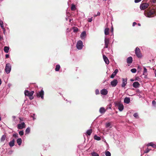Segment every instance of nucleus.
I'll use <instances>...</instances> for the list:
<instances>
[{"mask_svg": "<svg viewBox=\"0 0 156 156\" xmlns=\"http://www.w3.org/2000/svg\"><path fill=\"white\" fill-rule=\"evenodd\" d=\"M34 91H31L30 92L28 90H26L24 91L25 95L26 96H28L29 99L30 100H32L34 98V97L33 96V95L34 93Z\"/></svg>", "mask_w": 156, "mask_h": 156, "instance_id": "nucleus-1", "label": "nucleus"}, {"mask_svg": "<svg viewBox=\"0 0 156 156\" xmlns=\"http://www.w3.org/2000/svg\"><path fill=\"white\" fill-rule=\"evenodd\" d=\"M11 66L10 64L9 63L6 64L5 69V71L6 73L7 74L9 73L11 71Z\"/></svg>", "mask_w": 156, "mask_h": 156, "instance_id": "nucleus-2", "label": "nucleus"}, {"mask_svg": "<svg viewBox=\"0 0 156 156\" xmlns=\"http://www.w3.org/2000/svg\"><path fill=\"white\" fill-rule=\"evenodd\" d=\"M36 96L37 98L41 97L42 99H44V91L43 90L41 91L36 92Z\"/></svg>", "mask_w": 156, "mask_h": 156, "instance_id": "nucleus-3", "label": "nucleus"}, {"mask_svg": "<svg viewBox=\"0 0 156 156\" xmlns=\"http://www.w3.org/2000/svg\"><path fill=\"white\" fill-rule=\"evenodd\" d=\"M147 13L148 17H152L154 16V14L155 13V11L154 9H151L148 11Z\"/></svg>", "mask_w": 156, "mask_h": 156, "instance_id": "nucleus-4", "label": "nucleus"}, {"mask_svg": "<svg viewBox=\"0 0 156 156\" xmlns=\"http://www.w3.org/2000/svg\"><path fill=\"white\" fill-rule=\"evenodd\" d=\"M135 53L136 55L138 58H140L141 57V54L140 52V49L139 48L137 47L135 49Z\"/></svg>", "mask_w": 156, "mask_h": 156, "instance_id": "nucleus-5", "label": "nucleus"}, {"mask_svg": "<svg viewBox=\"0 0 156 156\" xmlns=\"http://www.w3.org/2000/svg\"><path fill=\"white\" fill-rule=\"evenodd\" d=\"M83 42L81 41H79L77 43L76 47L77 49L80 50L83 48Z\"/></svg>", "mask_w": 156, "mask_h": 156, "instance_id": "nucleus-6", "label": "nucleus"}, {"mask_svg": "<svg viewBox=\"0 0 156 156\" xmlns=\"http://www.w3.org/2000/svg\"><path fill=\"white\" fill-rule=\"evenodd\" d=\"M149 6V5L147 3H144L141 4L140 6V9L142 10H144Z\"/></svg>", "mask_w": 156, "mask_h": 156, "instance_id": "nucleus-7", "label": "nucleus"}, {"mask_svg": "<svg viewBox=\"0 0 156 156\" xmlns=\"http://www.w3.org/2000/svg\"><path fill=\"white\" fill-rule=\"evenodd\" d=\"M25 127L26 125L25 123L24 122H22L21 123L17 125V128L19 129H22L25 128Z\"/></svg>", "mask_w": 156, "mask_h": 156, "instance_id": "nucleus-8", "label": "nucleus"}, {"mask_svg": "<svg viewBox=\"0 0 156 156\" xmlns=\"http://www.w3.org/2000/svg\"><path fill=\"white\" fill-rule=\"evenodd\" d=\"M105 48H107L108 47L109 43V40L108 38L105 37Z\"/></svg>", "mask_w": 156, "mask_h": 156, "instance_id": "nucleus-9", "label": "nucleus"}, {"mask_svg": "<svg viewBox=\"0 0 156 156\" xmlns=\"http://www.w3.org/2000/svg\"><path fill=\"white\" fill-rule=\"evenodd\" d=\"M118 83V80L116 79H114L111 82V84L112 87H115L117 85Z\"/></svg>", "mask_w": 156, "mask_h": 156, "instance_id": "nucleus-10", "label": "nucleus"}, {"mask_svg": "<svg viewBox=\"0 0 156 156\" xmlns=\"http://www.w3.org/2000/svg\"><path fill=\"white\" fill-rule=\"evenodd\" d=\"M122 83L121 85L122 87H124L127 84V78H122Z\"/></svg>", "mask_w": 156, "mask_h": 156, "instance_id": "nucleus-11", "label": "nucleus"}, {"mask_svg": "<svg viewBox=\"0 0 156 156\" xmlns=\"http://www.w3.org/2000/svg\"><path fill=\"white\" fill-rule=\"evenodd\" d=\"M100 93L102 95H106L107 94L108 91L106 89H104L101 90Z\"/></svg>", "mask_w": 156, "mask_h": 156, "instance_id": "nucleus-12", "label": "nucleus"}, {"mask_svg": "<svg viewBox=\"0 0 156 156\" xmlns=\"http://www.w3.org/2000/svg\"><path fill=\"white\" fill-rule=\"evenodd\" d=\"M103 57L105 63L107 64H108L109 62L108 58L104 55H103Z\"/></svg>", "mask_w": 156, "mask_h": 156, "instance_id": "nucleus-13", "label": "nucleus"}, {"mask_svg": "<svg viewBox=\"0 0 156 156\" xmlns=\"http://www.w3.org/2000/svg\"><path fill=\"white\" fill-rule=\"evenodd\" d=\"M140 84L138 82H135L133 83V85L134 87L137 88L139 87Z\"/></svg>", "mask_w": 156, "mask_h": 156, "instance_id": "nucleus-14", "label": "nucleus"}, {"mask_svg": "<svg viewBox=\"0 0 156 156\" xmlns=\"http://www.w3.org/2000/svg\"><path fill=\"white\" fill-rule=\"evenodd\" d=\"M118 70L117 69H116L113 72L112 74L110 76V78H114V76L116 75V74L118 73Z\"/></svg>", "mask_w": 156, "mask_h": 156, "instance_id": "nucleus-15", "label": "nucleus"}, {"mask_svg": "<svg viewBox=\"0 0 156 156\" xmlns=\"http://www.w3.org/2000/svg\"><path fill=\"white\" fill-rule=\"evenodd\" d=\"M126 60H127V62L128 64L131 63L133 61L132 58L131 57H129L127 58Z\"/></svg>", "mask_w": 156, "mask_h": 156, "instance_id": "nucleus-16", "label": "nucleus"}, {"mask_svg": "<svg viewBox=\"0 0 156 156\" xmlns=\"http://www.w3.org/2000/svg\"><path fill=\"white\" fill-rule=\"evenodd\" d=\"M118 109L120 111H122L124 108V106L122 104H119L118 105Z\"/></svg>", "mask_w": 156, "mask_h": 156, "instance_id": "nucleus-17", "label": "nucleus"}, {"mask_svg": "<svg viewBox=\"0 0 156 156\" xmlns=\"http://www.w3.org/2000/svg\"><path fill=\"white\" fill-rule=\"evenodd\" d=\"M109 29L108 28H106L104 30V33L105 35H107L109 34Z\"/></svg>", "mask_w": 156, "mask_h": 156, "instance_id": "nucleus-18", "label": "nucleus"}, {"mask_svg": "<svg viewBox=\"0 0 156 156\" xmlns=\"http://www.w3.org/2000/svg\"><path fill=\"white\" fill-rule=\"evenodd\" d=\"M124 102L126 104H129L130 102V99L129 98L126 97L124 98Z\"/></svg>", "mask_w": 156, "mask_h": 156, "instance_id": "nucleus-19", "label": "nucleus"}, {"mask_svg": "<svg viewBox=\"0 0 156 156\" xmlns=\"http://www.w3.org/2000/svg\"><path fill=\"white\" fill-rule=\"evenodd\" d=\"M15 140L13 139V140L10 141L9 143V145L11 147H12L14 145Z\"/></svg>", "mask_w": 156, "mask_h": 156, "instance_id": "nucleus-20", "label": "nucleus"}, {"mask_svg": "<svg viewBox=\"0 0 156 156\" xmlns=\"http://www.w3.org/2000/svg\"><path fill=\"white\" fill-rule=\"evenodd\" d=\"M143 74V75H144L145 76H147V69L145 67H144V71Z\"/></svg>", "mask_w": 156, "mask_h": 156, "instance_id": "nucleus-21", "label": "nucleus"}, {"mask_svg": "<svg viewBox=\"0 0 156 156\" xmlns=\"http://www.w3.org/2000/svg\"><path fill=\"white\" fill-rule=\"evenodd\" d=\"M9 47L5 46L3 50L5 52L8 53L9 51Z\"/></svg>", "mask_w": 156, "mask_h": 156, "instance_id": "nucleus-22", "label": "nucleus"}, {"mask_svg": "<svg viewBox=\"0 0 156 156\" xmlns=\"http://www.w3.org/2000/svg\"><path fill=\"white\" fill-rule=\"evenodd\" d=\"M106 111V110L104 107H101L99 109V112L101 113H104Z\"/></svg>", "mask_w": 156, "mask_h": 156, "instance_id": "nucleus-23", "label": "nucleus"}, {"mask_svg": "<svg viewBox=\"0 0 156 156\" xmlns=\"http://www.w3.org/2000/svg\"><path fill=\"white\" fill-rule=\"evenodd\" d=\"M147 146L148 147L150 146L153 147H156V145L154 144L152 142L149 143L148 144H147Z\"/></svg>", "mask_w": 156, "mask_h": 156, "instance_id": "nucleus-24", "label": "nucleus"}, {"mask_svg": "<svg viewBox=\"0 0 156 156\" xmlns=\"http://www.w3.org/2000/svg\"><path fill=\"white\" fill-rule=\"evenodd\" d=\"M22 140L21 138H19L17 140V143L19 145H20L22 143Z\"/></svg>", "mask_w": 156, "mask_h": 156, "instance_id": "nucleus-25", "label": "nucleus"}, {"mask_svg": "<svg viewBox=\"0 0 156 156\" xmlns=\"http://www.w3.org/2000/svg\"><path fill=\"white\" fill-rule=\"evenodd\" d=\"M92 129H90L87 130L86 132L88 136H90L92 133Z\"/></svg>", "mask_w": 156, "mask_h": 156, "instance_id": "nucleus-26", "label": "nucleus"}, {"mask_svg": "<svg viewBox=\"0 0 156 156\" xmlns=\"http://www.w3.org/2000/svg\"><path fill=\"white\" fill-rule=\"evenodd\" d=\"M6 138V136L5 135H2L1 138V142H3L5 141Z\"/></svg>", "mask_w": 156, "mask_h": 156, "instance_id": "nucleus-27", "label": "nucleus"}, {"mask_svg": "<svg viewBox=\"0 0 156 156\" xmlns=\"http://www.w3.org/2000/svg\"><path fill=\"white\" fill-rule=\"evenodd\" d=\"M92 156H99L98 154L95 152H93L91 153Z\"/></svg>", "mask_w": 156, "mask_h": 156, "instance_id": "nucleus-28", "label": "nucleus"}, {"mask_svg": "<svg viewBox=\"0 0 156 156\" xmlns=\"http://www.w3.org/2000/svg\"><path fill=\"white\" fill-rule=\"evenodd\" d=\"M60 66L59 65H57L56 66L55 70L56 71H58L60 69Z\"/></svg>", "mask_w": 156, "mask_h": 156, "instance_id": "nucleus-29", "label": "nucleus"}, {"mask_svg": "<svg viewBox=\"0 0 156 156\" xmlns=\"http://www.w3.org/2000/svg\"><path fill=\"white\" fill-rule=\"evenodd\" d=\"M86 35V33L85 31H83L81 34L80 37L81 38H83Z\"/></svg>", "mask_w": 156, "mask_h": 156, "instance_id": "nucleus-30", "label": "nucleus"}, {"mask_svg": "<svg viewBox=\"0 0 156 156\" xmlns=\"http://www.w3.org/2000/svg\"><path fill=\"white\" fill-rule=\"evenodd\" d=\"M0 26L4 30H5V29L4 28V26L3 25V22L2 20H0Z\"/></svg>", "mask_w": 156, "mask_h": 156, "instance_id": "nucleus-31", "label": "nucleus"}, {"mask_svg": "<svg viewBox=\"0 0 156 156\" xmlns=\"http://www.w3.org/2000/svg\"><path fill=\"white\" fill-rule=\"evenodd\" d=\"M94 139L98 140H99L101 139V138L99 136H97L96 135L94 136Z\"/></svg>", "mask_w": 156, "mask_h": 156, "instance_id": "nucleus-32", "label": "nucleus"}, {"mask_svg": "<svg viewBox=\"0 0 156 156\" xmlns=\"http://www.w3.org/2000/svg\"><path fill=\"white\" fill-rule=\"evenodd\" d=\"M76 9L75 5L74 4H72L71 7V10L72 11L75 10Z\"/></svg>", "mask_w": 156, "mask_h": 156, "instance_id": "nucleus-33", "label": "nucleus"}, {"mask_svg": "<svg viewBox=\"0 0 156 156\" xmlns=\"http://www.w3.org/2000/svg\"><path fill=\"white\" fill-rule=\"evenodd\" d=\"M73 31L74 32H76L78 31V29L76 27H74L73 28Z\"/></svg>", "mask_w": 156, "mask_h": 156, "instance_id": "nucleus-34", "label": "nucleus"}, {"mask_svg": "<svg viewBox=\"0 0 156 156\" xmlns=\"http://www.w3.org/2000/svg\"><path fill=\"white\" fill-rule=\"evenodd\" d=\"M30 131V128L28 127L25 130V132L26 133L28 134Z\"/></svg>", "mask_w": 156, "mask_h": 156, "instance_id": "nucleus-35", "label": "nucleus"}, {"mask_svg": "<svg viewBox=\"0 0 156 156\" xmlns=\"http://www.w3.org/2000/svg\"><path fill=\"white\" fill-rule=\"evenodd\" d=\"M105 155L106 156H111V154L109 151H107L105 152Z\"/></svg>", "mask_w": 156, "mask_h": 156, "instance_id": "nucleus-36", "label": "nucleus"}, {"mask_svg": "<svg viewBox=\"0 0 156 156\" xmlns=\"http://www.w3.org/2000/svg\"><path fill=\"white\" fill-rule=\"evenodd\" d=\"M131 71L133 73H135L136 71V69L133 68L131 70Z\"/></svg>", "mask_w": 156, "mask_h": 156, "instance_id": "nucleus-37", "label": "nucleus"}, {"mask_svg": "<svg viewBox=\"0 0 156 156\" xmlns=\"http://www.w3.org/2000/svg\"><path fill=\"white\" fill-rule=\"evenodd\" d=\"M133 116L136 118H137L138 117V115L137 113H134L133 115Z\"/></svg>", "mask_w": 156, "mask_h": 156, "instance_id": "nucleus-38", "label": "nucleus"}, {"mask_svg": "<svg viewBox=\"0 0 156 156\" xmlns=\"http://www.w3.org/2000/svg\"><path fill=\"white\" fill-rule=\"evenodd\" d=\"M150 151V150L148 148H147V149L144 151V153H148Z\"/></svg>", "mask_w": 156, "mask_h": 156, "instance_id": "nucleus-39", "label": "nucleus"}, {"mask_svg": "<svg viewBox=\"0 0 156 156\" xmlns=\"http://www.w3.org/2000/svg\"><path fill=\"white\" fill-rule=\"evenodd\" d=\"M111 124L110 122L107 123L106 124V127L108 128L110 126Z\"/></svg>", "mask_w": 156, "mask_h": 156, "instance_id": "nucleus-40", "label": "nucleus"}, {"mask_svg": "<svg viewBox=\"0 0 156 156\" xmlns=\"http://www.w3.org/2000/svg\"><path fill=\"white\" fill-rule=\"evenodd\" d=\"M24 133L23 131H20L19 132V134L20 136H23V135Z\"/></svg>", "mask_w": 156, "mask_h": 156, "instance_id": "nucleus-41", "label": "nucleus"}, {"mask_svg": "<svg viewBox=\"0 0 156 156\" xmlns=\"http://www.w3.org/2000/svg\"><path fill=\"white\" fill-rule=\"evenodd\" d=\"M95 94L96 95L99 94V91L98 89H96L95 90Z\"/></svg>", "mask_w": 156, "mask_h": 156, "instance_id": "nucleus-42", "label": "nucleus"}, {"mask_svg": "<svg viewBox=\"0 0 156 156\" xmlns=\"http://www.w3.org/2000/svg\"><path fill=\"white\" fill-rule=\"evenodd\" d=\"M153 105L154 106L156 105V102L155 101H153L152 102Z\"/></svg>", "mask_w": 156, "mask_h": 156, "instance_id": "nucleus-43", "label": "nucleus"}, {"mask_svg": "<svg viewBox=\"0 0 156 156\" xmlns=\"http://www.w3.org/2000/svg\"><path fill=\"white\" fill-rule=\"evenodd\" d=\"M13 137H14L15 138H16L18 137V134L17 133L14 134H13Z\"/></svg>", "mask_w": 156, "mask_h": 156, "instance_id": "nucleus-44", "label": "nucleus"}, {"mask_svg": "<svg viewBox=\"0 0 156 156\" xmlns=\"http://www.w3.org/2000/svg\"><path fill=\"white\" fill-rule=\"evenodd\" d=\"M92 18H93L92 17H91L90 18H89L88 20V22H91L92 21Z\"/></svg>", "mask_w": 156, "mask_h": 156, "instance_id": "nucleus-45", "label": "nucleus"}, {"mask_svg": "<svg viewBox=\"0 0 156 156\" xmlns=\"http://www.w3.org/2000/svg\"><path fill=\"white\" fill-rule=\"evenodd\" d=\"M19 119H20V122H22V121H23V118H19Z\"/></svg>", "mask_w": 156, "mask_h": 156, "instance_id": "nucleus-46", "label": "nucleus"}, {"mask_svg": "<svg viewBox=\"0 0 156 156\" xmlns=\"http://www.w3.org/2000/svg\"><path fill=\"white\" fill-rule=\"evenodd\" d=\"M141 1V0H135L134 1L135 3H138L140 2Z\"/></svg>", "mask_w": 156, "mask_h": 156, "instance_id": "nucleus-47", "label": "nucleus"}, {"mask_svg": "<svg viewBox=\"0 0 156 156\" xmlns=\"http://www.w3.org/2000/svg\"><path fill=\"white\" fill-rule=\"evenodd\" d=\"M9 57V55L8 54H6L5 55V58H7Z\"/></svg>", "mask_w": 156, "mask_h": 156, "instance_id": "nucleus-48", "label": "nucleus"}, {"mask_svg": "<svg viewBox=\"0 0 156 156\" xmlns=\"http://www.w3.org/2000/svg\"><path fill=\"white\" fill-rule=\"evenodd\" d=\"M136 24H137L136 22H133V27L134 26H135V25H136Z\"/></svg>", "mask_w": 156, "mask_h": 156, "instance_id": "nucleus-49", "label": "nucleus"}, {"mask_svg": "<svg viewBox=\"0 0 156 156\" xmlns=\"http://www.w3.org/2000/svg\"><path fill=\"white\" fill-rule=\"evenodd\" d=\"M100 14V13L99 12H98L97 13V15L99 16Z\"/></svg>", "mask_w": 156, "mask_h": 156, "instance_id": "nucleus-50", "label": "nucleus"}, {"mask_svg": "<svg viewBox=\"0 0 156 156\" xmlns=\"http://www.w3.org/2000/svg\"><path fill=\"white\" fill-rule=\"evenodd\" d=\"M113 27H112V28H111V31L112 32H113Z\"/></svg>", "mask_w": 156, "mask_h": 156, "instance_id": "nucleus-51", "label": "nucleus"}, {"mask_svg": "<svg viewBox=\"0 0 156 156\" xmlns=\"http://www.w3.org/2000/svg\"><path fill=\"white\" fill-rule=\"evenodd\" d=\"M2 83V82L1 80V79L0 78V85H1V84Z\"/></svg>", "mask_w": 156, "mask_h": 156, "instance_id": "nucleus-52", "label": "nucleus"}, {"mask_svg": "<svg viewBox=\"0 0 156 156\" xmlns=\"http://www.w3.org/2000/svg\"><path fill=\"white\" fill-rule=\"evenodd\" d=\"M2 39V37L0 36V40L1 41Z\"/></svg>", "mask_w": 156, "mask_h": 156, "instance_id": "nucleus-53", "label": "nucleus"}, {"mask_svg": "<svg viewBox=\"0 0 156 156\" xmlns=\"http://www.w3.org/2000/svg\"><path fill=\"white\" fill-rule=\"evenodd\" d=\"M134 80L133 79H130V81H134Z\"/></svg>", "mask_w": 156, "mask_h": 156, "instance_id": "nucleus-54", "label": "nucleus"}, {"mask_svg": "<svg viewBox=\"0 0 156 156\" xmlns=\"http://www.w3.org/2000/svg\"><path fill=\"white\" fill-rule=\"evenodd\" d=\"M138 25L139 26H141V24H140V23H138Z\"/></svg>", "mask_w": 156, "mask_h": 156, "instance_id": "nucleus-55", "label": "nucleus"}, {"mask_svg": "<svg viewBox=\"0 0 156 156\" xmlns=\"http://www.w3.org/2000/svg\"><path fill=\"white\" fill-rule=\"evenodd\" d=\"M98 16V15H96V14H94V17H96V16Z\"/></svg>", "mask_w": 156, "mask_h": 156, "instance_id": "nucleus-56", "label": "nucleus"}, {"mask_svg": "<svg viewBox=\"0 0 156 156\" xmlns=\"http://www.w3.org/2000/svg\"><path fill=\"white\" fill-rule=\"evenodd\" d=\"M154 73H155V76L156 77V70L154 72Z\"/></svg>", "mask_w": 156, "mask_h": 156, "instance_id": "nucleus-57", "label": "nucleus"}, {"mask_svg": "<svg viewBox=\"0 0 156 156\" xmlns=\"http://www.w3.org/2000/svg\"><path fill=\"white\" fill-rule=\"evenodd\" d=\"M138 80V79H137V78H136V79L135 80Z\"/></svg>", "mask_w": 156, "mask_h": 156, "instance_id": "nucleus-58", "label": "nucleus"}, {"mask_svg": "<svg viewBox=\"0 0 156 156\" xmlns=\"http://www.w3.org/2000/svg\"><path fill=\"white\" fill-rule=\"evenodd\" d=\"M33 119L34 120L35 119V118H33Z\"/></svg>", "mask_w": 156, "mask_h": 156, "instance_id": "nucleus-59", "label": "nucleus"}]
</instances>
